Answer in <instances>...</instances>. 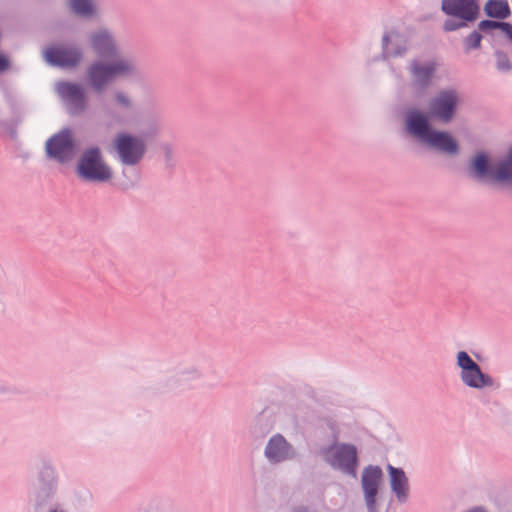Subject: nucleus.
<instances>
[{
  "mask_svg": "<svg viewBox=\"0 0 512 512\" xmlns=\"http://www.w3.org/2000/svg\"><path fill=\"white\" fill-rule=\"evenodd\" d=\"M136 72L134 62L126 57L117 56L111 61H95L86 70L88 86L95 92H102L116 78L127 77Z\"/></svg>",
  "mask_w": 512,
  "mask_h": 512,
  "instance_id": "nucleus-1",
  "label": "nucleus"
},
{
  "mask_svg": "<svg viewBox=\"0 0 512 512\" xmlns=\"http://www.w3.org/2000/svg\"><path fill=\"white\" fill-rule=\"evenodd\" d=\"M406 127L411 135L441 152L447 154H456L458 152L456 140L446 132L432 130L427 117L419 111L408 113Z\"/></svg>",
  "mask_w": 512,
  "mask_h": 512,
  "instance_id": "nucleus-2",
  "label": "nucleus"
},
{
  "mask_svg": "<svg viewBox=\"0 0 512 512\" xmlns=\"http://www.w3.org/2000/svg\"><path fill=\"white\" fill-rule=\"evenodd\" d=\"M76 170L78 176L86 181L106 182L112 178V171L97 147L88 148L83 152Z\"/></svg>",
  "mask_w": 512,
  "mask_h": 512,
  "instance_id": "nucleus-3",
  "label": "nucleus"
},
{
  "mask_svg": "<svg viewBox=\"0 0 512 512\" xmlns=\"http://www.w3.org/2000/svg\"><path fill=\"white\" fill-rule=\"evenodd\" d=\"M113 144L121 162L125 165H136L146 152L145 141L129 133L116 135Z\"/></svg>",
  "mask_w": 512,
  "mask_h": 512,
  "instance_id": "nucleus-4",
  "label": "nucleus"
},
{
  "mask_svg": "<svg viewBox=\"0 0 512 512\" xmlns=\"http://www.w3.org/2000/svg\"><path fill=\"white\" fill-rule=\"evenodd\" d=\"M457 365L461 368V380L468 387L481 389L493 385L489 375L482 373L479 365L465 351L457 353Z\"/></svg>",
  "mask_w": 512,
  "mask_h": 512,
  "instance_id": "nucleus-5",
  "label": "nucleus"
},
{
  "mask_svg": "<svg viewBox=\"0 0 512 512\" xmlns=\"http://www.w3.org/2000/svg\"><path fill=\"white\" fill-rule=\"evenodd\" d=\"M46 152L50 158L60 163L72 160L75 154V142L71 131L68 129L62 130L48 139Z\"/></svg>",
  "mask_w": 512,
  "mask_h": 512,
  "instance_id": "nucleus-6",
  "label": "nucleus"
},
{
  "mask_svg": "<svg viewBox=\"0 0 512 512\" xmlns=\"http://www.w3.org/2000/svg\"><path fill=\"white\" fill-rule=\"evenodd\" d=\"M326 460L333 466L356 476L357 451L353 445L336 444L326 451Z\"/></svg>",
  "mask_w": 512,
  "mask_h": 512,
  "instance_id": "nucleus-7",
  "label": "nucleus"
},
{
  "mask_svg": "<svg viewBox=\"0 0 512 512\" xmlns=\"http://www.w3.org/2000/svg\"><path fill=\"white\" fill-rule=\"evenodd\" d=\"M459 101L458 94L454 90H443L429 104V114L440 121L449 122L455 112Z\"/></svg>",
  "mask_w": 512,
  "mask_h": 512,
  "instance_id": "nucleus-8",
  "label": "nucleus"
},
{
  "mask_svg": "<svg viewBox=\"0 0 512 512\" xmlns=\"http://www.w3.org/2000/svg\"><path fill=\"white\" fill-rule=\"evenodd\" d=\"M82 57L80 49L65 45L52 46L44 52V58L48 63L60 67H74L81 62Z\"/></svg>",
  "mask_w": 512,
  "mask_h": 512,
  "instance_id": "nucleus-9",
  "label": "nucleus"
},
{
  "mask_svg": "<svg viewBox=\"0 0 512 512\" xmlns=\"http://www.w3.org/2000/svg\"><path fill=\"white\" fill-rule=\"evenodd\" d=\"M382 477V470L378 466H369L363 470L361 483L366 506L370 512H376V496Z\"/></svg>",
  "mask_w": 512,
  "mask_h": 512,
  "instance_id": "nucleus-10",
  "label": "nucleus"
},
{
  "mask_svg": "<svg viewBox=\"0 0 512 512\" xmlns=\"http://www.w3.org/2000/svg\"><path fill=\"white\" fill-rule=\"evenodd\" d=\"M58 94L67 101L72 113L83 112L87 106V96L84 89L76 83L59 82L56 86Z\"/></svg>",
  "mask_w": 512,
  "mask_h": 512,
  "instance_id": "nucleus-11",
  "label": "nucleus"
},
{
  "mask_svg": "<svg viewBox=\"0 0 512 512\" xmlns=\"http://www.w3.org/2000/svg\"><path fill=\"white\" fill-rule=\"evenodd\" d=\"M442 10L462 21H473L477 18L479 6L477 0H443Z\"/></svg>",
  "mask_w": 512,
  "mask_h": 512,
  "instance_id": "nucleus-12",
  "label": "nucleus"
},
{
  "mask_svg": "<svg viewBox=\"0 0 512 512\" xmlns=\"http://www.w3.org/2000/svg\"><path fill=\"white\" fill-rule=\"evenodd\" d=\"M91 46L100 56H119L115 41L107 30H100L92 34Z\"/></svg>",
  "mask_w": 512,
  "mask_h": 512,
  "instance_id": "nucleus-13",
  "label": "nucleus"
},
{
  "mask_svg": "<svg viewBox=\"0 0 512 512\" xmlns=\"http://www.w3.org/2000/svg\"><path fill=\"white\" fill-rule=\"evenodd\" d=\"M436 66L433 62L421 64L414 62L411 65L413 84L420 89L427 87L433 78Z\"/></svg>",
  "mask_w": 512,
  "mask_h": 512,
  "instance_id": "nucleus-14",
  "label": "nucleus"
},
{
  "mask_svg": "<svg viewBox=\"0 0 512 512\" xmlns=\"http://www.w3.org/2000/svg\"><path fill=\"white\" fill-rule=\"evenodd\" d=\"M387 469L390 473V484L393 492L398 500L404 501L408 495V479L405 472L391 465H388Z\"/></svg>",
  "mask_w": 512,
  "mask_h": 512,
  "instance_id": "nucleus-15",
  "label": "nucleus"
},
{
  "mask_svg": "<svg viewBox=\"0 0 512 512\" xmlns=\"http://www.w3.org/2000/svg\"><path fill=\"white\" fill-rule=\"evenodd\" d=\"M288 452L289 445L287 444L285 439L280 435L273 437L269 441L265 450L267 458L275 462H279L286 459V457L288 456Z\"/></svg>",
  "mask_w": 512,
  "mask_h": 512,
  "instance_id": "nucleus-16",
  "label": "nucleus"
},
{
  "mask_svg": "<svg viewBox=\"0 0 512 512\" xmlns=\"http://www.w3.org/2000/svg\"><path fill=\"white\" fill-rule=\"evenodd\" d=\"M470 169L474 177L477 179H484L492 177L497 180L496 168L489 167L488 158L484 153H478L471 161Z\"/></svg>",
  "mask_w": 512,
  "mask_h": 512,
  "instance_id": "nucleus-17",
  "label": "nucleus"
},
{
  "mask_svg": "<svg viewBox=\"0 0 512 512\" xmlns=\"http://www.w3.org/2000/svg\"><path fill=\"white\" fill-rule=\"evenodd\" d=\"M484 10L488 16L498 19H505L510 15L507 0H488Z\"/></svg>",
  "mask_w": 512,
  "mask_h": 512,
  "instance_id": "nucleus-18",
  "label": "nucleus"
},
{
  "mask_svg": "<svg viewBox=\"0 0 512 512\" xmlns=\"http://www.w3.org/2000/svg\"><path fill=\"white\" fill-rule=\"evenodd\" d=\"M69 6L74 13L83 17H90L95 13L92 0H70Z\"/></svg>",
  "mask_w": 512,
  "mask_h": 512,
  "instance_id": "nucleus-19",
  "label": "nucleus"
},
{
  "mask_svg": "<svg viewBox=\"0 0 512 512\" xmlns=\"http://www.w3.org/2000/svg\"><path fill=\"white\" fill-rule=\"evenodd\" d=\"M496 177L498 181H509L512 183V147L507 159L497 165Z\"/></svg>",
  "mask_w": 512,
  "mask_h": 512,
  "instance_id": "nucleus-20",
  "label": "nucleus"
},
{
  "mask_svg": "<svg viewBox=\"0 0 512 512\" xmlns=\"http://www.w3.org/2000/svg\"><path fill=\"white\" fill-rule=\"evenodd\" d=\"M399 39H400V35L395 32H391L384 36L383 45H384L385 52L388 55H398L402 52L401 50H397L392 47L393 42H397Z\"/></svg>",
  "mask_w": 512,
  "mask_h": 512,
  "instance_id": "nucleus-21",
  "label": "nucleus"
},
{
  "mask_svg": "<svg viewBox=\"0 0 512 512\" xmlns=\"http://www.w3.org/2000/svg\"><path fill=\"white\" fill-rule=\"evenodd\" d=\"M496 67L501 72H508L511 69V63L508 56L502 52H496Z\"/></svg>",
  "mask_w": 512,
  "mask_h": 512,
  "instance_id": "nucleus-22",
  "label": "nucleus"
},
{
  "mask_svg": "<svg viewBox=\"0 0 512 512\" xmlns=\"http://www.w3.org/2000/svg\"><path fill=\"white\" fill-rule=\"evenodd\" d=\"M482 36L474 31L465 39V48L466 50L475 49L480 46Z\"/></svg>",
  "mask_w": 512,
  "mask_h": 512,
  "instance_id": "nucleus-23",
  "label": "nucleus"
},
{
  "mask_svg": "<svg viewBox=\"0 0 512 512\" xmlns=\"http://www.w3.org/2000/svg\"><path fill=\"white\" fill-rule=\"evenodd\" d=\"M504 24L505 23L496 22V21H492V20H483L479 23V29L484 32L494 30V29H500L501 31H503Z\"/></svg>",
  "mask_w": 512,
  "mask_h": 512,
  "instance_id": "nucleus-24",
  "label": "nucleus"
},
{
  "mask_svg": "<svg viewBox=\"0 0 512 512\" xmlns=\"http://www.w3.org/2000/svg\"><path fill=\"white\" fill-rule=\"evenodd\" d=\"M115 101L116 103L121 106V107H125V108H128L131 106V100L129 99V97L124 94L123 92H117L115 94Z\"/></svg>",
  "mask_w": 512,
  "mask_h": 512,
  "instance_id": "nucleus-25",
  "label": "nucleus"
},
{
  "mask_svg": "<svg viewBox=\"0 0 512 512\" xmlns=\"http://www.w3.org/2000/svg\"><path fill=\"white\" fill-rule=\"evenodd\" d=\"M463 26H465V22L462 20L461 21L448 20L444 24V29L446 31H454Z\"/></svg>",
  "mask_w": 512,
  "mask_h": 512,
  "instance_id": "nucleus-26",
  "label": "nucleus"
},
{
  "mask_svg": "<svg viewBox=\"0 0 512 512\" xmlns=\"http://www.w3.org/2000/svg\"><path fill=\"white\" fill-rule=\"evenodd\" d=\"M9 67L8 59L0 54V72L5 71Z\"/></svg>",
  "mask_w": 512,
  "mask_h": 512,
  "instance_id": "nucleus-27",
  "label": "nucleus"
},
{
  "mask_svg": "<svg viewBox=\"0 0 512 512\" xmlns=\"http://www.w3.org/2000/svg\"><path fill=\"white\" fill-rule=\"evenodd\" d=\"M503 32L511 39L512 41V25L506 23L503 25Z\"/></svg>",
  "mask_w": 512,
  "mask_h": 512,
  "instance_id": "nucleus-28",
  "label": "nucleus"
}]
</instances>
